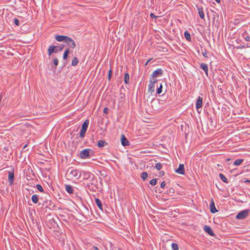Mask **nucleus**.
I'll use <instances>...</instances> for the list:
<instances>
[{"label": "nucleus", "mask_w": 250, "mask_h": 250, "mask_svg": "<svg viewBox=\"0 0 250 250\" xmlns=\"http://www.w3.org/2000/svg\"><path fill=\"white\" fill-rule=\"evenodd\" d=\"M66 176L70 179H78L81 176V172L78 169L69 167L66 172Z\"/></svg>", "instance_id": "obj_1"}, {"label": "nucleus", "mask_w": 250, "mask_h": 250, "mask_svg": "<svg viewBox=\"0 0 250 250\" xmlns=\"http://www.w3.org/2000/svg\"><path fill=\"white\" fill-rule=\"evenodd\" d=\"M94 152L91 149L85 148L82 150L80 152V158L83 159L91 158L94 156Z\"/></svg>", "instance_id": "obj_2"}, {"label": "nucleus", "mask_w": 250, "mask_h": 250, "mask_svg": "<svg viewBox=\"0 0 250 250\" xmlns=\"http://www.w3.org/2000/svg\"><path fill=\"white\" fill-rule=\"evenodd\" d=\"M63 46L50 45L48 49V54L50 56L52 53H57L62 50Z\"/></svg>", "instance_id": "obj_3"}, {"label": "nucleus", "mask_w": 250, "mask_h": 250, "mask_svg": "<svg viewBox=\"0 0 250 250\" xmlns=\"http://www.w3.org/2000/svg\"><path fill=\"white\" fill-rule=\"evenodd\" d=\"M108 122L104 118H101L99 120L98 124L100 130L102 131H105L107 129V124Z\"/></svg>", "instance_id": "obj_4"}, {"label": "nucleus", "mask_w": 250, "mask_h": 250, "mask_svg": "<svg viewBox=\"0 0 250 250\" xmlns=\"http://www.w3.org/2000/svg\"><path fill=\"white\" fill-rule=\"evenodd\" d=\"M89 120L88 119H86L84 121V122L83 123L82 128L81 129V131L80 133V136L81 138H83L84 137L85 133L87 131L88 125H89Z\"/></svg>", "instance_id": "obj_5"}, {"label": "nucleus", "mask_w": 250, "mask_h": 250, "mask_svg": "<svg viewBox=\"0 0 250 250\" xmlns=\"http://www.w3.org/2000/svg\"><path fill=\"white\" fill-rule=\"evenodd\" d=\"M250 209H245L239 212L236 215V218L237 219H243L246 218L249 215Z\"/></svg>", "instance_id": "obj_6"}, {"label": "nucleus", "mask_w": 250, "mask_h": 250, "mask_svg": "<svg viewBox=\"0 0 250 250\" xmlns=\"http://www.w3.org/2000/svg\"><path fill=\"white\" fill-rule=\"evenodd\" d=\"M158 80L155 79H153V80L150 79V83L148 85V91L150 93H152L155 91V84L157 83Z\"/></svg>", "instance_id": "obj_7"}, {"label": "nucleus", "mask_w": 250, "mask_h": 250, "mask_svg": "<svg viewBox=\"0 0 250 250\" xmlns=\"http://www.w3.org/2000/svg\"><path fill=\"white\" fill-rule=\"evenodd\" d=\"M8 181L10 186L12 185L14 181V169L11 168V170L8 172Z\"/></svg>", "instance_id": "obj_8"}, {"label": "nucleus", "mask_w": 250, "mask_h": 250, "mask_svg": "<svg viewBox=\"0 0 250 250\" xmlns=\"http://www.w3.org/2000/svg\"><path fill=\"white\" fill-rule=\"evenodd\" d=\"M70 48H74L76 47V43L75 41L71 38L67 36L66 39L64 42Z\"/></svg>", "instance_id": "obj_9"}, {"label": "nucleus", "mask_w": 250, "mask_h": 250, "mask_svg": "<svg viewBox=\"0 0 250 250\" xmlns=\"http://www.w3.org/2000/svg\"><path fill=\"white\" fill-rule=\"evenodd\" d=\"M164 71L161 69H157L155 70L151 75V78L154 79L159 76H162L163 74Z\"/></svg>", "instance_id": "obj_10"}, {"label": "nucleus", "mask_w": 250, "mask_h": 250, "mask_svg": "<svg viewBox=\"0 0 250 250\" xmlns=\"http://www.w3.org/2000/svg\"><path fill=\"white\" fill-rule=\"evenodd\" d=\"M175 172L180 174L184 175L185 173V170L184 164H180L178 168L175 170Z\"/></svg>", "instance_id": "obj_11"}, {"label": "nucleus", "mask_w": 250, "mask_h": 250, "mask_svg": "<svg viewBox=\"0 0 250 250\" xmlns=\"http://www.w3.org/2000/svg\"><path fill=\"white\" fill-rule=\"evenodd\" d=\"M121 142L122 145L124 146H128L130 145V142L123 134H122L121 136Z\"/></svg>", "instance_id": "obj_12"}, {"label": "nucleus", "mask_w": 250, "mask_h": 250, "mask_svg": "<svg viewBox=\"0 0 250 250\" xmlns=\"http://www.w3.org/2000/svg\"><path fill=\"white\" fill-rule=\"evenodd\" d=\"M209 207H210V211L211 213H215L218 211V210L217 209H216V208H215L214 202L213 199H211V200L210 201Z\"/></svg>", "instance_id": "obj_13"}, {"label": "nucleus", "mask_w": 250, "mask_h": 250, "mask_svg": "<svg viewBox=\"0 0 250 250\" xmlns=\"http://www.w3.org/2000/svg\"><path fill=\"white\" fill-rule=\"evenodd\" d=\"M204 230L205 231H206L207 233H208L209 235L211 236H213L215 235L214 233H213L212 229L208 226L205 225L204 227Z\"/></svg>", "instance_id": "obj_14"}, {"label": "nucleus", "mask_w": 250, "mask_h": 250, "mask_svg": "<svg viewBox=\"0 0 250 250\" xmlns=\"http://www.w3.org/2000/svg\"><path fill=\"white\" fill-rule=\"evenodd\" d=\"M87 187L90 190L93 191H96V189L98 188V187L96 184H95L93 183H89L86 185Z\"/></svg>", "instance_id": "obj_15"}, {"label": "nucleus", "mask_w": 250, "mask_h": 250, "mask_svg": "<svg viewBox=\"0 0 250 250\" xmlns=\"http://www.w3.org/2000/svg\"><path fill=\"white\" fill-rule=\"evenodd\" d=\"M203 98L202 97L199 96L197 99L196 103V107L197 109L201 108L202 106Z\"/></svg>", "instance_id": "obj_16"}, {"label": "nucleus", "mask_w": 250, "mask_h": 250, "mask_svg": "<svg viewBox=\"0 0 250 250\" xmlns=\"http://www.w3.org/2000/svg\"><path fill=\"white\" fill-rule=\"evenodd\" d=\"M67 36L63 35H56L55 37V39L58 42H65Z\"/></svg>", "instance_id": "obj_17"}, {"label": "nucleus", "mask_w": 250, "mask_h": 250, "mask_svg": "<svg viewBox=\"0 0 250 250\" xmlns=\"http://www.w3.org/2000/svg\"><path fill=\"white\" fill-rule=\"evenodd\" d=\"M200 68L202 69L205 72L206 75L208 76V65L205 63H202L200 64Z\"/></svg>", "instance_id": "obj_18"}, {"label": "nucleus", "mask_w": 250, "mask_h": 250, "mask_svg": "<svg viewBox=\"0 0 250 250\" xmlns=\"http://www.w3.org/2000/svg\"><path fill=\"white\" fill-rule=\"evenodd\" d=\"M92 173L89 171H83V179L88 180L90 178Z\"/></svg>", "instance_id": "obj_19"}, {"label": "nucleus", "mask_w": 250, "mask_h": 250, "mask_svg": "<svg viewBox=\"0 0 250 250\" xmlns=\"http://www.w3.org/2000/svg\"><path fill=\"white\" fill-rule=\"evenodd\" d=\"M95 204L98 206V207L99 208V209L101 210H103V206H102V203L101 201L99 198H95Z\"/></svg>", "instance_id": "obj_20"}, {"label": "nucleus", "mask_w": 250, "mask_h": 250, "mask_svg": "<svg viewBox=\"0 0 250 250\" xmlns=\"http://www.w3.org/2000/svg\"><path fill=\"white\" fill-rule=\"evenodd\" d=\"M197 9L198 10L199 14L200 17L202 20H205V15L203 12V8L202 7H197Z\"/></svg>", "instance_id": "obj_21"}, {"label": "nucleus", "mask_w": 250, "mask_h": 250, "mask_svg": "<svg viewBox=\"0 0 250 250\" xmlns=\"http://www.w3.org/2000/svg\"><path fill=\"white\" fill-rule=\"evenodd\" d=\"M65 187L66 191L68 193L71 194L74 192V188H73V187L71 186L68 185H65Z\"/></svg>", "instance_id": "obj_22"}, {"label": "nucleus", "mask_w": 250, "mask_h": 250, "mask_svg": "<svg viewBox=\"0 0 250 250\" xmlns=\"http://www.w3.org/2000/svg\"><path fill=\"white\" fill-rule=\"evenodd\" d=\"M108 145V143L104 140H100L98 141L97 146L99 147H102Z\"/></svg>", "instance_id": "obj_23"}, {"label": "nucleus", "mask_w": 250, "mask_h": 250, "mask_svg": "<svg viewBox=\"0 0 250 250\" xmlns=\"http://www.w3.org/2000/svg\"><path fill=\"white\" fill-rule=\"evenodd\" d=\"M124 80L125 84H128L129 83V75L128 73L126 72L125 74Z\"/></svg>", "instance_id": "obj_24"}, {"label": "nucleus", "mask_w": 250, "mask_h": 250, "mask_svg": "<svg viewBox=\"0 0 250 250\" xmlns=\"http://www.w3.org/2000/svg\"><path fill=\"white\" fill-rule=\"evenodd\" d=\"M31 200L33 203L37 204L39 201V196L36 194L33 195Z\"/></svg>", "instance_id": "obj_25"}, {"label": "nucleus", "mask_w": 250, "mask_h": 250, "mask_svg": "<svg viewBox=\"0 0 250 250\" xmlns=\"http://www.w3.org/2000/svg\"><path fill=\"white\" fill-rule=\"evenodd\" d=\"M184 37L187 41H188L189 42L191 41L190 34L187 30H186L184 32Z\"/></svg>", "instance_id": "obj_26"}, {"label": "nucleus", "mask_w": 250, "mask_h": 250, "mask_svg": "<svg viewBox=\"0 0 250 250\" xmlns=\"http://www.w3.org/2000/svg\"><path fill=\"white\" fill-rule=\"evenodd\" d=\"M219 177L221 179V180L223 181L224 183L228 184L229 183V181L227 179V178L225 176V175L222 173L219 174Z\"/></svg>", "instance_id": "obj_27"}, {"label": "nucleus", "mask_w": 250, "mask_h": 250, "mask_svg": "<svg viewBox=\"0 0 250 250\" xmlns=\"http://www.w3.org/2000/svg\"><path fill=\"white\" fill-rule=\"evenodd\" d=\"M70 52L69 49L68 48L65 49L63 55V59L64 60H66L68 58V54Z\"/></svg>", "instance_id": "obj_28"}, {"label": "nucleus", "mask_w": 250, "mask_h": 250, "mask_svg": "<svg viewBox=\"0 0 250 250\" xmlns=\"http://www.w3.org/2000/svg\"><path fill=\"white\" fill-rule=\"evenodd\" d=\"M201 52H202V54L203 56L205 58H208L209 57L208 55V54L207 50L205 48H203L202 47V48H201Z\"/></svg>", "instance_id": "obj_29"}, {"label": "nucleus", "mask_w": 250, "mask_h": 250, "mask_svg": "<svg viewBox=\"0 0 250 250\" xmlns=\"http://www.w3.org/2000/svg\"><path fill=\"white\" fill-rule=\"evenodd\" d=\"M163 90V85L162 83H160L159 86L158 87L156 90V94L160 95L162 92Z\"/></svg>", "instance_id": "obj_30"}, {"label": "nucleus", "mask_w": 250, "mask_h": 250, "mask_svg": "<svg viewBox=\"0 0 250 250\" xmlns=\"http://www.w3.org/2000/svg\"><path fill=\"white\" fill-rule=\"evenodd\" d=\"M79 62L78 59L77 57L73 58L72 61V63L71 65L72 66H76Z\"/></svg>", "instance_id": "obj_31"}, {"label": "nucleus", "mask_w": 250, "mask_h": 250, "mask_svg": "<svg viewBox=\"0 0 250 250\" xmlns=\"http://www.w3.org/2000/svg\"><path fill=\"white\" fill-rule=\"evenodd\" d=\"M141 178L143 181H145L148 176V174L146 172H143L141 174Z\"/></svg>", "instance_id": "obj_32"}, {"label": "nucleus", "mask_w": 250, "mask_h": 250, "mask_svg": "<svg viewBox=\"0 0 250 250\" xmlns=\"http://www.w3.org/2000/svg\"><path fill=\"white\" fill-rule=\"evenodd\" d=\"M243 161L244 159H237L234 162L233 165L235 166H239Z\"/></svg>", "instance_id": "obj_33"}, {"label": "nucleus", "mask_w": 250, "mask_h": 250, "mask_svg": "<svg viewBox=\"0 0 250 250\" xmlns=\"http://www.w3.org/2000/svg\"><path fill=\"white\" fill-rule=\"evenodd\" d=\"M243 37L246 41L250 42V36L245 32L243 34Z\"/></svg>", "instance_id": "obj_34"}, {"label": "nucleus", "mask_w": 250, "mask_h": 250, "mask_svg": "<svg viewBox=\"0 0 250 250\" xmlns=\"http://www.w3.org/2000/svg\"><path fill=\"white\" fill-rule=\"evenodd\" d=\"M163 167V164L160 163H158L156 164L155 167L158 170H160Z\"/></svg>", "instance_id": "obj_35"}, {"label": "nucleus", "mask_w": 250, "mask_h": 250, "mask_svg": "<svg viewBox=\"0 0 250 250\" xmlns=\"http://www.w3.org/2000/svg\"><path fill=\"white\" fill-rule=\"evenodd\" d=\"M36 188H37V189H38L39 191H40V192H44V190H43V189L42 187V186H41V185H40V184H37V185H36Z\"/></svg>", "instance_id": "obj_36"}, {"label": "nucleus", "mask_w": 250, "mask_h": 250, "mask_svg": "<svg viewBox=\"0 0 250 250\" xmlns=\"http://www.w3.org/2000/svg\"><path fill=\"white\" fill-rule=\"evenodd\" d=\"M171 248L172 250H178V246L176 243H173L171 244Z\"/></svg>", "instance_id": "obj_37"}, {"label": "nucleus", "mask_w": 250, "mask_h": 250, "mask_svg": "<svg viewBox=\"0 0 250 250\" xmlns=\"http://www.w3.org/2000/svg\"><path fill=\"white\" fill-rule=\"evenodd\" d=\"M58 63H59V61L57 58H55L53 59V64L54 65V66L53 67L55 69H56V67H57V65H58Z\"/></svg>", "instance_id": "obj_38"}, {"label": "nucleus", "mask_w": 250, "mask_h": 250, "mask_svg": "<svg viewBox=\"0 0 250 250\" xmlns=\"http://www.w3.org/2000/svg\"><path fill=\"white\" fill-rule=\"evenodd\" d=\"M112 69L110 68L109 69V70L108 71V80L109 81H110L111 80V77H112Z\"/></svg>", "instance_id": "obj_39"}, {"label": "nucleus", "mask_w": 250, "mask_h": 250, "mask_svg": "<svg viewBox=\"0 0 250 250\" xmlns=\"http://www.w3.org/2000/svg\"><path fill=\"white\" fill-rule=\"evenodd\" d=\"M157 183V179H153L151 180L149 182V184H151L152 186H154Z\"/></svg>", "instance_id": "obj_40"}, {"label": "nucleus", "mask_w": 250, "mask_h": 250, "mask_svg": "<svg viewBox=\"0 0 250 250\" xmlns=\"http://www.w3.org/2000/svg\"><path fill=\"white\" fill-rule=\"evenodd\" d=\"M14 22L16 26H19L20 25V22L19 20L17 18L14 19Z\"/></svg>", "instance_id": "obj_41"}, {"label": "nucleus", "mask_w": 250, "mask_h": 250, "mask_svg": "<svg viewBox=\"0 0 250 250\" xmlns=\"http://www.w3.org/2000/svg\"><path fill=\"white\" fill-rule=\"evenodd\" d=\"M150 17L152 18V19H156L158 17V16H155L153 13H151L150 14Z\"/></svg>", "instance_id": "obj_42"}, {"label": "nucleus", "mask_w": 250, "mask_h": 250, "mask_svg": "<svg viewBox=\"0 0 250 250\" xmlns=\"http://www.w3.org/2000/svg\"><path fill=\"white\" fill-rule=\"evenodd\" d=\"M120 97L121 99H124L125 97V94L120 92Z\"/></svg>", "instance_id": "obj_43"}, {"label": "nucleus", "mask_w": 250, "mask_h": 250, "mask_svg": "<svg viewBox=\"0 0 250 250\" xmlns=\"http://www.w3.org/2000/svg\"><path fill=\"white\" fill-rule=\"evenodd\" d=\"M109 111V109L107 107H104V114H107Z\"/></svg>", "instance_id": "obj_44"}, {"label": "nucleus", "mask_w": 250, "mask_h": 250, "mask_svg": "<svg viewBox=\"0 0 250 250\" xmlns=\"http://www.w3.org/2000/svg\"><path fill=\"white\" fill-rule=\"evenodd\" d=\"M166 186V183L165 181H163L161 183V185H160V187L161 188H163L165 187Z\"/></svg>", "instance_id": "obj_45"}, {"label": "nucleus", "mask_w": 250, "mask_h": 250, "mask_svg": "<svg viewBox=\"0 0 250 250\" xmlns=\"http://www.w3.org/2000/svg\"><path fill=\"white\" fill-rule=\"evenodd\" d=\"M169 193H173L174 192V189L173 188H170L169 189Z\"/></svg>", "instance_id": "obj_46"}, {"label": "nucleus", "mask_w": 250, "mask_h": 250, "mask_svg": "<svg viewBox=\"0 0 250 250\" xmlns=\"http://www.w3.org/2000/svg\"><path fill=\"white\" fill-rule=\"evenodd\" d=\"M152 59V58L148 59V60L146 62V63H145V65H147L148 64V63L150 62V61H151Z\"/></svg>", "instance_id": "obj_47"}, {"label": "nucleus", "mask_w": 250, "mask_h": 250, "mask_svg": "<svg viewBox=\"0 0 250 250\" xmlns=\"http://www.w3.org/2000/svg\"><path fill=\"white\" fill-rule=\"evenodd\" d=\"M92 249L93 250H99V249L96 246H93L92 247Z\"/></svg>", "instance_id": "obj_48"}, {"label": "nucleus", "mask_w": 250, "mask_h": 250, "mask_svg": "<svg viewBox=\"0 0 250 250\" xmlns=\"http://www.w3.org/2000/svg\"><path fill=\"white\" fill-rule=\"evenodd\" d=\"M165 174V172L164 171H161L160 172V175L163 176Z\"/></svg>", "instance_id": "obj_49"}, {"label": "nucleus", "mask_w": 250, "mask_h": 250, "mask_svg": "<svg viewBox=\"0 0 250 250\" xmlns=\"http://www.w3.org/2000/svg\"><path fill=\"white\" fill-rule=\"evenodd\" d=\"M245 183H250V180H246L244 181Z\"/></svg>", "instance_id": "obj_50"}, {"label": "nucleus", "mask_w": 250, "mask_h": 250, "mask_svg": "<svg viewBox=\"0 0 250 250\" xmlns=\"http://www.w3.org/2000/svg\"><path fill=\"white\" fill-rule=\"evenodd\" d=\"M27 146V144H25L23 147V148H22V150H23Z\"/></svg>", "instance_id": "obj_51"}, {"label": "nucleus", "mask_w": 250, "mask_h": 250, "mask_svg": "<svg viewBox=\"0 0 250 250\" xmlns=\"http://www.w3.org/2000/svg\"><path fill=\"white\" fill-rule=\"evenodd\" d=\"M217 3H220V1H221V0H215Z\"/></svg>", "instance_id": "obj_52"}, {"label": "nucleus", "mask_w": 250, "mask_h": 250, "mask_svg": "<svg viewBox=\"0 0 250 250\" xmlns=\"http://www.w3.org/2000/svg\"><path fill=\"white\" fill-rule=\"evenodd\" d=\"M230 160H231V159H230V158H228V159H226V161H228V162H229Z\"/></svg>", "instance_id": "obj_53"}, {"label": "nucleus", "mask_w": 250, "mask_h": 250, "mask_svg": "<svg viewBox=\"0 0 250 250\" xmlns=\"http://www.w3.org/2000/svg\"><path fill=\"white\" fill-rule=\"evenodd\" d=\"M247 47H250V43H247Z\"/></svg>", "instance_id": "obj_54"}, {"label": "nucleus", "mask_w": 250, "mask_h": 250, "mask_svg": "<svg viewBox=\"0 0 250 250\" xmlns=\"http://www.w3.org/2000/svg\"><path fill=\"white\" fill-rule=\"evenodd\" d=\"M47 203V200H45V201H44V203L43 204V205H44V203Z\"/></svg>", "instance_id": "obj_55"}, {"label": "nucleus", "mask_w": 250, "mask_h": 250, "mask_svg": "<svg viewBox=\"0 0 250 250\" xmlns=\"http://www.w3.org/2000/svg\"><path fill=\"white\" fill-rule=\"evenodd\" d=\"M78 193H76V195L77 196H78V194H77Z\"/></svg>", "instance_id": "obj_56"}, {"label": "nucleus", "mask_w": 250, "mask_h": 250, "mask_svg": "<svg viewBox=\"0 0 250 250\" xmlns=\"http://www.w3.org/2000/svg\"><path fill=\"white\" fill-rule=\"evenodd\" d=\"M219 166H221L220 165H218V167H219Z\"/></svg>", "instance_id": "obj_57"}, {"label": "nucleus", "mask_w": 250, "mask_h": 250, "mask_svg": "<svg viewBox=\"0 0 250 250\" xmlns=\"http://www.w3.org/2000/svg\"><path fill=\"white\" fill-rule=\"evenodd\" d=\"M32 191V193H33L34 192V191L33 190H31Z\"/></svg>", "instance_id": "obj_58"}]
</instances>
